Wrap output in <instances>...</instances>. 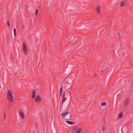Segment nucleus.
Wrapping results in <instances>:
<instances>
[{"mask_svg":"<svg viewBox=\"0 0 133 133\" xmlns=\"http://www.w3.org/2000/svg\"><path fill=\"white\" fill-rule=\"evenodd\" d=\"M7 97L8 101L10 102H12L14 96L11 91L10 90L8 91L7 93Z\"/></svg>","mask_w":133,"mask_h":133,"instance_id":"obj_1","label":"nucleus"},{"mask_svg":"<svg viewBox=\"0 0 133 133\" xmlns=\"http://www.w3.org/2000/svg\"><path fill=\"white\" fill-rule=\"evenodd\" d=\"M70 80L71 81L70 83L69 82V80H68L67 83L65 85L64 89L66 91H68L69 89H71L72 88V81L71 79Z\"/></svg>","mask_w":133,"mask_h":133,"instance_id":"obj_2","label":"nucleus"},{"mask_svg":"<svg viewBox=\"0 0 133 133\" xmlns=\"http://www.w3.org/2000/svg\"><path fill=\"white\" fill-rule=\"evenodd\" d=\"M67 115V119L70 120L71 117V114L70 112L68 111L66 112L62 113V117L64 118Z\"/></svg>","mask_w":133,"mask_h":133,"instance_id":"obj_3","label":"nucleus"},{"mask_svg":"<svg viewBox=\"0 0 133 133\" xmlns=\"http://www.w3.org/2000/svg\"><path fill=\"white\" fill-rule=\"evenodd\" d=\"M82 130L81 128L76 127L73 128L72 131V133H81Z\"/></svg>","mask_w":133,"mask_h":133,"instance_id":"obj_4","label":"nucleus"},{"mask_svg":"<svg viewBox=\"0 0 133 133\" xmlns=\"http://www.w3.org/2000/svg\"><path fill=\"white\" fill-rule=\"evenodd\" d=\"M23 50L25 53V55L27 54V49L26 47V44L25 43H23Z\"/></svg>","mask_w":133,"mask_h":133,"instance_id":"obj_5","label":"nucleus"},{"mask_svg":"<svg viewBox=\"0 0 133 133\" xmlns=\"http://www.w3.org/2000/svg\"><path fill=\"white\" fill-rule=\"evenodd\" d=\"M41 98L40 96L38 95L36 97L35 99V101L36 102H39L41 101Z\"/></svg>","mask_w":133,"mask_h":133,"instance_id":"obj_6","label":"nucleus"},{"mask_svg":"<svg viewBox=\"0 0 133 133\" xmlns=\"http://www.w3.org/2000/svg\"><path fill=\"white\" fill-rule=\"evenodd\" d=\"M66 122L67 124L69 125H73L75 123V122H74L70 121L68 120L66 121Z\"/></svg>","mask_w":133,"mask_h":133,"instance_id":"obj_7","label":"nucleus"},{"mask_svg":"<svg viewBox=\"0 0 133 133\" xmlns=\"http://www.w3.org/2000/svg\"><path fill=\"white\" fill-rule=\"evenodd\" d=\"M32 98H34L36 94V91L35 90H33L32 91Z\"/></svg>","mask_w":133,"mask_h":133,"instance_id":"obj_8","label":"nucleus"},{"mask_svg":"<svg viewBox=\"0 0 133 133\" xmlns=\"http://www.w3.org/2000/svg\"><path fill=\"white\" fill-rule=\"evenodd\" d=\"M19 114L20 116L22 118H23L24 117V114L22 111H19Z\"/></svg>","mask_w":133,"mask_h":133,"instance_id":"obj_9","label":"nucleus"},{"mask_svg":"<svg viewBox=\"0 0 133 133\" xmlns=\"http://www.w3.org/2000/svg\"><path fill=\"white\" fill-rule=\"evenodd\" d=\"M102 68L104 70H106L108 69V67L106 64L103 65L102 66Z\"/></svg>","mask_w":133,"mask_h":133,"instance_id":"obj_10","label":"nucleus"},{"mask_svg":"<svg viewBox=\"0 0 133 133\" xmlns=\"http://www.w3.org/2000/svg\"><path fill=\"white\" fill-rule=\"evenodd\" d=\"M124 130V133H127V128H126L125 129L124 128V129H123L122 130V131L123 133H124L123 130Z\"/></svg>","mask_w":133,"mask_h":133,"instance_id":"obj_11","label":"nucleus"},{"mask_svg":"<svg viewBox=\"0 0 133 133\" xmlns=\"http://www.w3.org/2000/svg\"><path fill=\"white\" fill-rule=\"evenodd\" d=\"M129 99L128 98H127L126 99L125 102V105H127L129 103Z\"/></svg>","mask_w":133,"mask_h":133,"instance_id":"obj_12","label":"nucleus"},{"mask_svg":"<svg viewBox=\"0 0 133 133\" xmlns=\"http://www.w3.org/2000/svg\"><path fill=\"white\" fill-rule=\"evenodd\" d=\"M123 114V113L122 112H121L120 113V114H119L118 116V119H120L121 118Z\"/></svg>","mask_w":133,"mask_h":133,"instance_id":"obj_13","label":"nucleus"},{"mask_svg":"<svg viewBox=\"0 0 133 133\" xmlns=\"http://www.w3.org/2000/svg\"><path fill=\"white\" fill-rule=\"evenodd\" d=\"M124 2L123 1H122L121 2L120 5L121 7H122L123 6H125L126 5V4H124Z\"/></svg>","mask_w":133,"mask_h":133,"instance_id":"obj_14","label":"nucleus"},{"mask_svg":"<svg viewBox=\"0 0 133 133\" xmlns=\"http://www.w3.org/2000/svg\"><path fill=\"white\" fill-rule=\"evenodd\" d=\"M66 98L65 97H64V98H62V106L63 105V102H64L65 100H66Z\"/></svg>","mask_w":133,"mask_h":133,"instance_id":"obj_15","label":"nucleus"},{"mask_svg":"<svg viewBox=\"0 0 133 133\" xmlns=\"http://www.w3.org/2000/svg\"><path fill=\"white\" fill-rule=\"evenodd\" d=\"M96 11L98 13H100V7L98 6L96 9Z\"/></svg>","mask_w":133,"mask_h":133,"instance_id":"obj_16","label":"nucleus"},{"mask_svg":"<svg viewBox=\"0 0 133 133\" xmlns=\"http://www.w3.org/2000/svg\"><path fill=\"white\" fill-rule=\"evenodd\" d=\"M14 35L15 36H16V29H14Z\"/></svg>","mask_w":133,"mask_h":133,"instance_id":"obj_17","label":"nucleus"},{"mask_svg":"<svg viewBox=\"0 0 133 133\" xmlns=\"http://www.w3.org/2000/svg\"><path fill=\"white\" fill-rule=\"evenodd\" d=\"M38 12V10L37 9H36V11L35 12V15L36 17L37 13Z\"/></svg>","mask_w":133,"mask_h":133,"instance_id":"obj_18","label":"nucleus"},{"mask_svg":"<svg viewBox=\"0 0 133 133\" xmlns=\"http://www.w3.org/2000/svg\"><path fill=\"white\" fill-rule=\"evenodd\" d=\"M63 88L62 86H61L60 88V92H62L63 91Z\"/></svg>","mask_w":133,"mask_h":133,"instance_id":"obj_19","label":"nucleus"},{"mask_svg":"<svg viewBox=\"0 0 133 133\" xmlns=\"http://www.w3.org/2000/svg\"><path fill=\"white\" fill-rule=\"evenodd\" d=\"M106 104H107L105 102H103L101 103V105L103 106L105 105Z\"/></svg>","mask_w":133,"mask_h":133,"instance_id":"obj_20","label":"nucleus"},{"mask_svg":"<svg viewBox=\"0 0 133 133\" xmlns=\"http://www.w3.org/2000/svg\"><path fill=\"white\" fill-rule=\"evenodd\" d=\"M65 91L64 92V93L62 95V98H64V97H65Z\"/></svg>","mask_w":133,"mask_h":133,"instance_id":"obj_21","label":"nucleus"},{"mask_svg":"<svg viewBox=\"0 0 133 133\" xmlns=\"http://www.w3.org/2000/svg\"><path fill=\"white\" fill-rule=\"evenodd\" d=\"M7 25L8 26H10V24H9V21H8L7 22Z\"/></svg>","mask_w":133,"mask_h":133,"instance_id":"obj_22","label":"nucleus"},{"mask_svg":"<svg viewBox=\"0 0 133 133\" xmlns=\"http://www.w3.org/2000/svg\"><path fill=\"white\" fill-rule=\"evenodd\" d=\"M105 130V126L104 125H103L102 127V130L103 131H104Z\"/></svg>","mask_w":133,"mask_h":133,"instance_id":"obj_23","label":"nucleus"},{"mask_svg":"<svg viewBox=\"0 0 133 133\" xmlns=\"http://www.w3.org/2000/svg\"><path fill=\"white\" fill-rule=\"evenodd\" d=\"M71 91V90H70V91H68L69 93V94L70 96H71V94H70V91Z\"/></svg>","mask_w":133,"mask_h":133,"instance_id":"obj_24","label":"nucleus"},{"mask_svg":"<svg viewBox=\"0 0 133 133\" xmlns=\"http://www.w3.org/2000/svg\"><path fill=\"white\" fill-rule=\"evenodd\" d=\"M62 92H60V95H59V96H61V95H62Z\"/></svg>","mask_w":133,"mask_h":133,"instance_id":"obj_25","label":"nucleus"},{"mask_svg":"<svg viewBox=\"0 0 133 133\" xmlns=\"http://www.w3.org/2000/svg\"><path fill=\"white\" fill-rule=\"evenodd\" d=\"M120 35V33H118V37H119V35Z\"/></svg>","mask_w":133,"mask_h":133,"instance_id":"obj_26","label":"nucleus"},{"mask_svg":"<svg viewBox=\"0 0 133 133\" xmlns=\"http://www.w3.org/2000/svg\"><path fill=\"white\" fill-rule=\"evenodd\" d=\"M4 118L5 117V111H4Z\"/></svg>","mask_w":133,"mask_h":133,"instance_id":"obj_27","label":"nucleus"},{"mask_svg":"<svg viewBox=\"0 0 133 133\" xmlns=\"http://www.w3.org/2000/svg\"><path fill=\"white\" fill-rule=\"evenodd\" d=\"M127 0H123V1L125 2V3H126V2L127 1Z\"/></svg>","mask_w":133,"mask_h":133,"instance_id":"obj_28","label":"nucleus"},{"mask_svg":"<svg viewBox=\"0 0 133 133\" xmlns=\"http://www.w3.org/2000/svg\"><path fill=\"white\" fill-rule=\"evenodd\" d=\"M94 76L95 77L96 76V74H94Z\"/></svg>","mask_w":133,"mask_h":133,"instance_id":"obj_29","label":"nucleus"},{"mask_svg":"<svg viewBox=\"0 0 133 133\" xmlns=\"http://www.w3.org/2000/svg\"><path fill=\"white\" fill-rule=\"evenodd\" d=\"M103 72V70H102L101 71V72Z\"/></svg>","mask_w":133,"mask_h":133,"instance_id":"obj_30","label":"nucleus"},{"mask_svg":"<svg viewBox=\"0 0 133 133\" xmlns=\"http://www.w3.org/2000/svg\"><path fill=\"white\" fill-rule=\"evenodd\" d=\"M119 96V95L118 94L117 95V97H118Z\"/></svg>","mask_w":133,"mask_h":133,"instance_id":"obj_31","label":"nucleus"},{"mask_svg":"<svg viewBox=\"0 0 133 133\" xmlns=\"http://www.w3.org/2000/svg\"><path fill=\"white\" fill-rule=\"evenodd\" d=\"M23 27H24V26H23Z\"/></svg>","mask_w":133,"mask_h":133,"instance_id":"obj_32","label":"nucleus"},{"mask_svg":"<svg viewBox=\"0 0 133 133\" xmlns=\"http://www.w3.org/2000/svg\"><path fill=\"white\" fill-rule=\"evenodd\" d=\"M75 43H74V44H75Z\"/></svg>","mask_w":133,"mask_h":133,"instance_id":"obj_33","label":"nucleus"}]
</instances>
